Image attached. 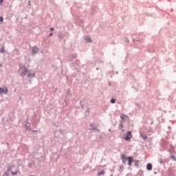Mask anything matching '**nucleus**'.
Wrapping results in <instances>:
<instances>
[{
    "label": "nucleus",
    "instance_id": "nucleus-1",
    "mask_svg": "<svg viewBox=\"0 0 176 176\" xmlns=\"http://www.w3.org/2000/svg\"><path fill=\"white\" fill-rule=\"evenodd\" d=\"M19 75L21 76H27L28 78H35V72L32 70H28L25 66H22L19 69Z\"/></svg>",
    "mask_w": 176,
    "mask_h": 176
},
{
    "label": "nucleus",
    "instance_id": "nucleus-2",
    "mask_svg": "<svg viewBox=\"0 0 176 176\" xmlns=\"http://www.w3.org/2000/svg\"><path fill=\"white\" fill-rule=\"evenodd\" d=\"M133 138V135L131 134V131H128L126 132V135L125 137L126 141H130Z\"/></svg>",
    "mask_w": 176,
    "mask_h": 176
},
{
    "label": "nucleus",
    "instance_id": "nucleus-3",
    "mask_svg": "<svg viewBox=\"0 0 176 176\" xmlns=\"http://www.w3.org/2000/svg\"><path fill=\"white\" fill-rule=\"evenodd\" d=\"M13 167L14 166H9L7 169V172L4 173L3 176H9L10 175L9 172L12 171V168H13Z\"/></svg>",
    "mask_w": 176,
    "mask_h": 176
},
{
    "label": "nucleus",
    "instance_id": "nucleus-4",
    "mask_svg": "<svg viewBox=\"0 0 176 176\" xmlns=\"http://www.w3.org/2000/svg\"><path fill=\"white\" fill-rule=\"evenodd\" d=\"M124 160H128L129 166H131V163H133V157H126L124 158Z\"/></svg>",
    "mask_w": 176,
    "mask_h": 176
},
{
    "label": "nucleus",
    "instance_id": "nucleus-5",
    "mask_svg": "<svg viewBox=\"0 0 176 176\" xmlns=\"http://www.w3.org/2000/svg\"><path fill=\"white\" fill-rule=\"evenodd\" d=\"M32 52L33 54H36V53H38V52H39V49L38 48V47H33L32 48Z\"/></svg>",
    "mask_w": 176,
    "mask_h": 176
},
{
    "label": "nucleus",
    "instance_id": "nucleus-6",
    "mask_svg": "<svg viewBox=\"0 0 176 176\" xmlns=\"http://www.w3.org/2000/svg\"><path fill=\"white\" fill-rule=\"evenodd\" d=\"M3 93H5V94L8 93V88H0V94H2Z\"/></svg>",
    "mask_w": 176,
    "mask_h": 176
},
{
    "label": "nucleus",
    "instance_id": "nucleus-7",
    "mask_svg": "<svg viewBox=\"0 0 176 176\" xmlns=\"http://www.w3.org/2000/svg\"><path fill=\"white\" fill-rule=\"evenodd\" d=\"M120 118L122 119V120H127V119H129V116H126V114H122L120 116Z\"/></svg>",
    "mask_w": 176,
    "mask_h": 176
},
{
    "label": "nucleus",
    "instance_id": "nucleus-8",
    "mask_svg": "<svg viewBox=\"0 0 176 176\" xmlns=\"http://www.w3.org/2000/svg\"><path fill=\"white\" fill-rule=\"evenodd\" d=\"M146 169L148 170V171H151V170H152V164H148L146 166Z\"/></svg>",
    "mask_w": 176,
    "mask_h": 176
},
{
    "label": "nucleus",
    "instance_id": "nucleus-9",
    "mask_svg": "<svg viewBox=\"0 0 176 176\" xmlns=\"http://www.w3.org/2000/svg\"><path fill=\"white\" fill-rule=\"evenodd\" d=\"M18 173H19V170H16L15 171L11 172L12 175H17Z\"/></svg>",
    "mask_w": 176,
    "mask_h": 176
},
{
    "label": "nucleus",
    "instance_id": "nucleus-10",
    "mask_svg": "<svg viewBox=\"0 0 176 176\" xmlns=\"http://www.w3.org/2000/svg\"><path fill=\"white\" fill-rule=\"evenodd\" d=\"M142 138H143V140H147L148 136H146V135L144 134H140Z\"/></svg>",
    "mask_w": 176,
    "mask_h": 176
},
{
    "label": "nucleus",
    "instance_id": "nucleus-11",
    "mask_svg": "<svg viewBox=\"0 0 176 176\" xmlns=\"http://www.w3.org/2000/svg\"><path fill=\"white\" fill-rule=\"evenodd\" d=\"M123 127H124L123 124L122 123L120 124V129L122 130V133L124 131V129H123Z\"/></svg>",
    "mask_w": 176,
    "mask_h": 176
},
{
    "label": "nucleus",
    "instance_id": "nucleus-12",
    "mask_svg": "<svg viewBox=\"0 0 176 176\" xmlns=\"http://www.w3.org/2000/svg\"><path fill=\"white\" fill-rule=\"evenodd\" d=\"M85 40L89 43L91 42V39L90 38V37H85Z\"/></svg>",
    "mask_w": 176,
    "mask_h": 176
},
{
    "label": "nucleus",
    "instance_id": "nucleus-13",
    "mask_svg": "<svg viewBox=\"0 0 176 176\" xmlns=\"http://www.w3.org/2000/svg\"><path fill=\"white\" fill-rule=\"evenodd\" d=\"M104 174H105V171L101 170L98 173V175H104Z\"/></svg>",
    "mask_w": 176,
    "mask_h": 176
},
{
    "label": "nucleus",
    "instance_id": "nucleus-14",
    "mask_svg": "<svg viewBox=\"0 0 176 176\" xmlns=\"http://www.w3.org/2000/svg\"><path fill=\"white\" fill-rule=\"evenodd\" d=\"M0 53H5V47H2V48L0 50Z\"/></svg>",
    "mask_w": 176,
    "mask_h": 176
},
{
    "label": "nucleus",
    "instance_id": "nucleus-15",
    "mask_svg": "<svg viewBox=\"0 0 176 176\" xmlns=\"http://www.w3.org/2000/svg\"><path fill=\"white\" fill-rule=\"evenodd\" d=\"M111 104H115V102H116L115 99H111Z\"/></svg>",
    "mask_w": 176,
    "mask_h": 176
},
{
    "label": "nucleus",
    "instance_id": "nucleus-16",
    "mask_svg": "<svg viewBox=\"0 0 176 176\" xmlns=\"http://www.w3.org/2000/svg\"><path fill=\"white\" fill-rule=\"evenodd\" d=\"M0 21L1 22L3 21V16L0 17Z\"/></svg>",
    "mask_w": 176,
    "mask_h": 176
},
{
    "label": "nucleus",
    "instance_id": "nucleus-17",
    "mask_svg": "<svg viewBox=\"0 0 176 176\" xmlns=\"http://www.w3.org/2000/svg\"><path fill=\"white\" fill-rule=\"evenodd\" d=\"M50 31H54V28H50Z\"/></svg>",
    "mask_w": 176,
    "mask_h": 176
},
{
    "label": "nucleus",
    "instance_id": "nucleus-18",
    "mask_svg": "<svg viewBox=\"0 0 176 176\" xmlns=\"http://www.w3.org/2000/svg\"><path fill=\"white\" fill-rule=\"evenodd\" d=\"M160 162L161 163V164H163V160H160Z\"/></svg>",
    "mask_w": 176,
    "mask_h": 176
},
{
    "label": "nucleus",
    "instance_id": "nucleus-19",
    "mask_svg": "<svg viewBox=\"0 0 176 176\" xmlns=\"http://www.w3.org/2000/svg\"><path fill=\"white\" fill-rule=\"evenodd\" d=\"M50 36H53V33L50 34Z\"/></svg>",
    "mask_w": 176,
    "mask_h": 176
},
{
    "label": "nucleus",
    "instance_id": "nucleus-20",
    "mask_svg": "<svg viewBox=\"0 0 176 176\" xmlns=\"http://www.w3.org/2000/svg\"><path fill=\"white\" fill-rule=\"evenodd\" d=\"M3 2V0H0V3H2Z\"/></svg>",
    "mask_w": 176,
    "mask_h": 176
},
{
    "label": "nucleus",
    "instance_id": "nucleus-21",
    "mask_svg": "<svg viewBox=\"0 0 176 176\" xmlns=\"http://www.w3.org/2000/svg\"><path fill=\"white\" fill-rule=\"evenodd\" d=\"M29 5H31V3H30V1H29Z\"/></svg>",
    "mask_w": 176,
    "mask_h": 176
},
{
    "label": "nucleus",
    "instance_id": "nucleus-22",
    "mask_svg": "<svg viewBox=\"0 0 176 176\" xmlns=\"http://www.w3.org/2000/svg\"><path fill=\"white\" fill-rule=\"evenodd\" d=\"M0 67H2V65H0Z\"/></svg>",
    "mask_w": 176,
    "mask_h": 176
}]
</instances>
